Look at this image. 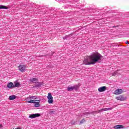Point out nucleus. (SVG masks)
Instances as JSON below:
<instances>
[{"label":"nucleus","instance_id":"25","mask_svg":"<svg viewBox=\"0 0 129 129\" xmlns=\"http://www.w3.org/2000/svg\"><path fill=\"white\" fill-rule=\"evenodd\" d=\"M83 122H85V119H83L81 120V123H83Z\"/></svg>","mask_w":129,"mask_h":129},{"label":"nucleus","instance_id":"1","mask_svg":"<svg viewBox=\"0 0 129 129\" xmlns=\"http://www.w3.org/2000/svg\"><path fill=\"white\" fill-rule=\"evenodd\" d=\"M103 56L98 52H94L90 56H86L83 61L85 65H94L96 63H101Z\"/></svg>","mask_w":129,"mask_h":129},{"label":"nucleus","instance_id":"12","mask_svg":"<svg viewBox=\"0 0 129 129\" xmlns=\"http://www.w3.org/2000/svg\"><path fill=\"white\" fill-rule=\"evenodd\" d=\"M114 128L115 129L123 128V125H116L115 126H114Z\"/></svg>","mask_w":129,"mask_h":129},{"label":"nucleus","instance_id":"22","mask_svg":"<svg viewBox=\"0 0 129 129\" xmlns=\"http://www.w3.org/2000/svg\"><path fill=\"white\" fill-rule=\"evenodd\" d=\"M117 74H118L117 71H115L114 73L112 74V76H116Z\"/></svg>","mask_w":129,"mask_h":129},{"label":"nucleus","instance_id":"3","mask_svg":"<svg viewBox=\"0 0 129 129\" xmlns=\"http://www.w3.org/2000/svg\"><path fill=\"white\" fill-rule=\"evenodd\" d=\"M26 68H27V67H26L25 64H20L18 66V69L21 72H25Z\"/></svg>","mask_w":129,"mask_h":129},{"label":"nucleus","instance_id":"2","mask_svg":"<svg viewBox=\"0 0 129 129\" xmlns=\"http://www.w3.org/2000/svg\"><path fill=\"white\" fill-rule=\"evenodd\" d=\"M126 97L123 95H121L116 97V99L120 100V101H124V100H126Z\"/></svg>","mask_w":129,"mask_h":129},{"label":"nucleus","instance_id":"9","mask_svg":"<svg viewBox=\"0 0 129 129\" xmlns=\"http://www.w3.org/2000/svg\"><path fill=\"white\" fill-rule=\"evenodd\" d=\"M30 82L32 83H37L38 81L37 78H32L30 79Z\"/></svg>","mask_w":129,"mask_h":129},{"label":"nucleus","instance_id":"20","mask_svg":"<svg viewBox=\"0 0 129 129\" xmlns=\"http://www.w3.org/2000/svg\"><path fill=\"white\" fill-rule=\"evenodd\" d=\"M47 98L48 99L53 98V96H52V94L51 93H48Z\"/></svg>","mask_w":129,"mask_h":129},{"label":"nucleus","instance_id":"23","mask_svg":"<svg viewBox=\"0 0 129 129\" xmlns=\"http://www.w3.org/2000/svg\"><path fill=\"white\" fill-rule=\"evenodd\" d=\"M49 113H50V114H54L55 113V111L50 110V111H49Z\"/></svg>","mask_w":129,"mask_h":129},{"label":"nucleus","instance_id":"14","mask_svg":"<svg viewBox=\"0 0 129 129\" xmlns=\"http://www.w3.org/2000/svg\"><path fill=\"white\" fill-rule=\"evenodd\" d=\"M9 8L7 7L6 6L0 5V10H8Z\"/></svg>","mask_w":129,"mask_h":129},{"label":"nucleus","instance_id":"13","mask_svg":"<svg viewBox=\"0 0 129 129\" xmlns=\"http://www.w3.org/2000/svg\"><path fill=\"white\" fill-rule=\"evenodd\" d=\"M42 85H43V84H42V83L37 82L34 87H41Z\"/></svg>","mask_w":129,"mask_h":129},{"label":"nucleus","instance_id":"18","mask_svg":"<svg viewBox=\"0 0 129 129\" xmlns=\"http://www.w3.org/2000/svg\"><path fill=\"white\" fill-rule=\"evenodd\" d=\"M20 86H21V84H20V83H18V82L15 83L14 88L15 87H20Z\"/></svg>","mask_w":129,"mask_h":129},{"label":"nucleus","instance_id":"27","mask_svg":"<svg viewBox=\"0 0 129 129\" xmlns=\"http://www.w3.org/2000/svg\"><path fill=\"white\" fill-rule=\"evenodd\" d=\"M125 44H129L128 41H126V42H125Z\"/></svg>","mask_w":129,"mask_h":129},{"label":"nucleus","instance_id":"5","mask_svg":"<svg viewBox=\"0 0 129 129\" xmlns=\"http://www.w3.org/2000/svg\"><path fill=\"white\" fill-rule=\"evenodd\" d=\"M122 93V89H118L114 91V94L115 95H118L119 94H121Z\"/></svg>","mask_w":129,"mask_h":129},{"label":"nucleus","instance_id":"26","mask_svg":"<svg viewBox=\"0 0 129 129\" xmlns=\"http://www.w3.org/2000/svg\"><path fill=\"white\" fill-rule=\"evenodd\" d=\"M3 127V124H0V128Z\"/></svg>","mask_w":129,"mask_h":129},{"label":"nucleus","instance_id":"17","mask_svg":"<svg viewBox=\"0 0 129 129\" xmlns=\"http://www.w3.org/2000/svg\"><path fill=\"white\" fill-rule=\"evenodd\" d=\"M17 97L15 95H12L9 96L10 100H14V99H16Z\"/></svg>","mask_w":129,"mask_h":129},{"label":"nucleus","instance_id":"24","mask_svg":"<svg viewBox=\"0 0 129 129\" xmlns=\"http://www.w3.org/2000/svg\"><path fill=\"white\" fill-rule=\"evenodd\" d=\"M107 110H112V109H113V107H110L107 108Z\"/></svg>","mask_w":129,"mask_h":129},{"label":"nucleus","instance_id":"21","mask_svg":"<svg viewBox=\"0 0 129 129\" xmlns=\"http://www.w3.org/2000/svg\"><path fill=\"white\" fill-rule=\"evenodd\" d=\"M29 98H30V99H37V98H38V97L34 96H29Z\"/></svg>","mask_w":129,"mask_h":129},{"label":"nucleus","instance_id":"7","mask_svg":"<svg viewBox=\"0 0 129 129\" xmlns=\"http://www.w3.org/2000/svg\"><path fill=\"white\" fill-rule=\"evenodd\" d=\"M7 88H9V89H13V88H15L14 83L12 82L9 83L7 84Z\"/></svg>","mask_w":129,"mask_h":129},{"label":"nucleus","instance_id":"28","mask_svg":"<svg viewBox=\"0 0 129 129\" xmlns=\"http://www.w3.org/2000/svg\"><path fill=\"white\" fill-rule=\"evenodd\" d=\"M80 123H81V121L80 122Z\"/></svg>","mask_w":129,"mask_h":129},{"label":"nucleus","instance_id":"10","mask_svg":"<svg viewBox=\"0 0 129 129\" xmlns=\"http://www.w3.org/2000/svg\"><path fill=\"white\" fill-rule=\"evenodd\" d=\"M72 37V34H70L66 35L63 37V40H69V39H71Z\"/></svg>","mask_w":129,"mask_h":129},{"label":"nucleus","instance_id":"6","mask_svg":"<svg viewBox=\"0 0 129 129\" xmlns=\"http://www.w3.org/2000/svg\"><path fill=\"white\" fill-rule=\"evenodd\" d=\"M39 116H41L40 113L32 114L29 115L30 118H35V117H39Z\"/></svg>","mask_w":129,"mask_h":129},{"label":"nucleus","instance_id":"4","mask_svg":"<svg viewBox=\"0 0 129 129\" xmlns=\"http://www.w3.org/2000/svg\"><path fill=\"white\" fill-rule=\"evenodd\" d=\"M78 89V86L76 85L74 86H69L68 87V91H73V90H77Z\"/></svg>","mask_w":129,"mask_h":129},{"label":"nucleus","instance_id":"16","mask_svg":"<svg viewBox=\"0 0 129 129\" xmlns=\"http://www.w3.org/2000/svg\"><path fill=\"white\" fill-rule=\"evenodd\" d=\"M102 111H107V108H103L101 110H99L97 111V113H99L100 112H102Z\"/></svg>","mask_w":129,"mask_h":129},{"label":"nucleus","instance_id":"15","mask_svg":"<svg viewBox=\"0 0 129 129\" xmlns=\"http://www.w3.org/2000/svg\"><path fill=\"white\" fill-rule=\"evenodd\" d=\"M35 101H39V102H40V101L39 100H30V101H28L27 102L28 103H35Z\"/></svg>","mask_w":129,"mask_h":129},{"label":"nucleus","instance_id":"11","mask_svg":"<svg viewBox=\"0 0 129 129\" xmlns=\"http://www.w3.org/2000/svg\"><path fill=\"white\" fill-rule=\"evenodd\" d=\"M40 102L38 101L34 102V106H35V107H40Z\"/></svg>","mask_w":129,"mask_h":129},{"label":"nucleus","instance_id":"19","mask_svg":"<svg viewBox=\"0 0 129 129\" xmlns=\"http://www.w3.org/2000/svg\"><path fill=\"white\" fill-rule=\"evenodd\" d=\"M48 103H49V104H51L53 102H54V100H53V98L48 99Z\"/></svg>","mask_w":129,"mask_h":129},{"label":"nucleus","instance_id":"8","mask_svg":"<svg viewBox=\"0 0 129 129\" xmlns=\"http://www.w3.org/2000/svg\"><path fill=\"white\" fill-rule=\"evenodd\" d=\"M107 87L105 86L100 87L98 89L99 92H103V91H105L106 90Z\"/></svg>","mask_w":129,"mask_h":129}]
</instances>
